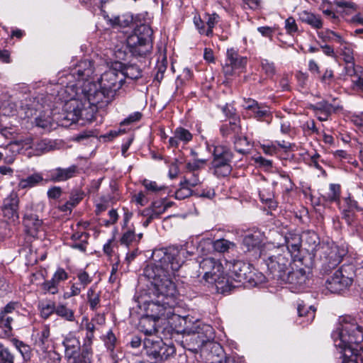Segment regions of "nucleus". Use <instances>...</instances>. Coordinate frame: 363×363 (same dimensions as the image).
<instances>
[{
  "instance_id": "nucleus-1",
  "label": "nucleus",
  "mask_w": 363,
  "mask_h": 363,
  "mask_svg": "<svg viewBox=\"0 0 363 363\" xmlns=\"http://www.w3.org/2000/svg\"><path fill=\"white\" fill-rule=\"evenodd\" d=\"M187 255L190 254L183 246L171 247L153 253V256L158 257L157 263L147 264L143 269V276L151 285L150 296L165 301L169 306L178 304L179 294L171 276L179 269Z\"/></svg>"
},
{
  "instance_id": "nucleus-2",
  "label": "nucleus",
  "mask_w": 363,
  "mask_h": 363,
  "mask_svg": "<svg viewBox=\"0 0 363 363\" xmlns=\"http://www.w3.org/2000/svg\"><path fill=\"white\" fill-rule=\"evenodd\" d=\"M331 337L340 354V363H358V357L363 352V329L355 319L343 318Z\"/></svg>"
},
{
  "instance_id": "nucleus-3",
  "label": "nucleus",
  "mask_w": 363,
  "mask_h": 363,
  "mask_svg": "<svg viewBox=\"0 0 363 363\" xmlns=\"http://www.w3.org/2000/svg\"><path fill=\"white\" fill-rule=\"evenodd\" d=\"M259 258L266 264L272 278L277 281L284 279L290 269L293 257L289 252H283L280 247H264L259 253Z\"/></svg>"
},
{
  "instance_id": "nucleus-4",
  "label": "nucleus",
  "mask_w": 363,
  "mask_h": 363,
  "mask_svg": "<svg viewBox=\"0 0 363 363\" xmlns=\"http://www.w3.org/2000/svg\"><path fill=\"white\" fill-rule=\"evenodd\" d=\"M153 30L147 24L138 26L126 40L127 49L134 57H145L152 48Z\"/></svg>"
},
{
  "instance_id": "nucleus-5",
  "label": "nucleus",
  "mask_w": 363,
  "mask_h": 363,
  "mask_svg": "<svg viewBox=\"0 0 363 363\" xmlns=\"http://www.w3.org/2000/svg\"><path fill=\"white\" fill-rule=\"evenodd\" d=\"M63 119L70 121V123H77L82 120L84 122L92 121L95 118L97 108L91 105L87 101L71 99L68 100L63 108Z\"/></svg>"
},
{
  "instance_id": "nucleus-6",
  "label": "nucleus",
  "mask_w": 363,
  "mask_h": 363,
  "mask_svg": "<svg viewBox=\"0 0 363 363\" xmlns=\"http://www.w3.org/2000/svg\"><path fill=\"white\" fill-rule=\"evenodd\" d=\"M213 157L211 169L213 174L218 178L230 175L233 170L231 163L233 159L230 149L224 145H216L213 148Z\"/></svg>"
},
{
  "instance_id": "nucleus-7",
  "label": "nucleus",
  "mask_w": 363,
  "mask_h": 363,
  "mask_svg": "<svg viewBox=\"0 0 363 363\" xmlns=\"http://www.w3.org/2000/svg\"><path fill=\"white\" fill-rule=\"evenodd\" d=\"M354 277V267L343 265L327 279L325 285L331 293H340L347 289L352 284Z\"/></svg>"
},
{
  "instance_id": "nucleus-8",
  "label": "nucleus",
  "mask_w": 363,
  "mask_h": 363,
  "mask_svg": "<svg viewBox=\"0 0 363 363\" xmlns=\"http://www.w3.org/2000/svg\"><path fill=\"white\" fill-rule=\"evenodd\" d=\"M199 273L203 274V279L209 284H215L217 289H223L225 277H223V267L218 259L213 257L203 258L199 262Z\"/></svg>"
},
{
  "instance_id": "nucleus-9",
  "label": "nucleus",
  "mask_w": 363,
  "mask_h": 363,
  "mask_svg": "<svg viewBox=\"0 0 363 363\" xmlns=\"http://www.w3.org/2000/svg\"><path fill=\"white\" fill-rule=\"evenodd\" d=\"M143 350L156 362L166 360L175 353L174 346L166 345L161 339L151 337L144 339Z\"/></svg>"
},
{
  "instance_id": "nucleus-10",
  "label": "nucleus",
  "mask_w": 363,
  "mask_h": 363,
  "mask_svg": "<svg viewBox=\"0 0 363 363\" xmlns=\"http://www.w3.org/2000/svg\"><path fill=\"white\" fill-rule=\"evenodd\" d=\"M303 242V237L296 231H288L284 235V245L286 250L284 252H290L294 262H298L301 265L306 267L308 270L311 267V261L307 260L301 255V247Z\"/></svg>"
},
{
  "instance_id": "nucleus-11",
  "label": "nucleus",
  "mask_w": 363,
  "mask_h": 363,
  "mask_svg": "<svg viewBox=\"0 0 363 363\" xmlns=\"http://www.w3.org/2000/svg\"><path fill=\"white\" fill-rule=\"evenodd\" d=\"M83 92L87 102L97 109L106 106L113 98V96L109 94L108 91L101 89V85L97 87L95 84H89L88 89H84Z\"/></svg>"
},
{
  "instance_id": "nucleus-12",
  "label": "nucleus",
  "mask_w": 363,
  "mask_h": 363,
  "mask_svg": "<svg viewBox=\"0 0 363 363\" xmlns=\"http://www.w3.org/2000/svg\"><path fill=\"white\" fill-rule=\"evenodd\" d=\"M150 300L146 301L145 314L159 320L160 318H169L174 315L175 306H169L165 301L150 296Z\"/></svg>"
},
{
  "instance_id": "nucleus-13",
  "label": "nucleus",
  "mask_w": 363,
  "mask_h": 363,
  "mask_svg": "<svg viewBox=\"0 0 363 363\" xmlns=\"http://www.w3.org/2000/svg\"><path fill=\"white\" fill-rule=\"evenodd\" d=\"M125 82V77L116 69H109L105 72L99 80V85L114 96L116 92L119 90Z\"/></svg>"
},
{
  "instance_id": "nucleus-14",
  "label": "nucleus",
  "mask_w": 363,
  "mask_h": 363,
  "mask_svg": "<svg viewBox=\"0 0 363 363\" xmlns=\"http://www.w3.org/2000/svg\"><path fill=\"white\" fill-rule=\"evenodd\" d=\"M220 18L216 13H205L203 18L200 16L194 17V23L199 33L207 37H213V28L220 22Z\"/></svg>"
},
{
  "instance_id": "nucleus-15",
  "label": "nucleus",
  "mask_w": 363,
  "mask_h": 363,
  "mask_svg": "<svg viewBox=\"0 0 363 363\" xmlns=\"http://www.w3.org/2000/svg\"><path fill=\"white\" fill-rule=\"evenodd\" d=\"M264 234L259 230L247 233L242 240V249L245 252L251 253L255 259L259 258V252L264 247H272V245H262Z\"/></svg>"
},
{
  "instance_id": "nucleus-16",
  "label": "nucleus",
  "mask_w": 363,
  "mask_h": 363,
  "mask_svg": "<svg viewBox=\"0 0 363 363\" xmlns=\"http://www.w3.org/2000/svg\"><path fill=\"white\" fill-rule=\"evenodd\" d=\"M247 63V58L241 56L238 50L234 48L227 50L225 64L223 67L225 76H232L235 70H242L245 68Z\"/></svg>"
},
{
  "instance_id": "nucleus-17",
  "label": "nucleus",
  "mask_w": 363,
  "mask_h": 363,
  "mask_svg": "<svg viewBox=\"0 0 363 363\" xmlns=\"http://www.w3.org/2000/svg\"><path fill=\"white\" fill-rule=\"evenodd\" d=\"M230 277L239 283H250L252 279V267L241 260L233 261L229 268Z\"/></svg>"
},
{
  "instance_id": "nucleus-18",
  "label": "nucleus",
  "mask_w": 363,
  "mask_h": 363,
  "mask_svg": "<svg viewBox=\"0 0 363 363\" xmlns=\"http://www.w3.org/2000/svg\"><path fill=\"white\" fill-rule=\"evenodd\" d=\"M19 198L18 194L12 191L3 201L1 207L3 216L13 220H18Z\"/></svg>"
},
{
  "instance_id": "nucleus-19",
  "label": "nucleus",
  "mask_w": 363,
  "mask_h": 363,
  "mask_svg": "<svg viewBox=\"0 0 363 363\" xmlns=\"http://www.w3.org/2000/svg\"><path fill=\"white\" fill-rule=\"evenodd\" d=\"M78 173V167L72 164L67 168L57 167L48 172L46 182H51L54 183L65 182L73 178Z\"/></svg>"
},
{
  "instance_id": "nucleus-20",
  "label": "nucleus",
  "mask_w": 363,
  "mask_h": 363,
  "mask_svg": "<svg viewBox=\"0 0 363 363\" xmlns=\"http://www.w3.org/2000/svg\"><path fill=\"white\" fill-rule=\"evenodd\" d=\"M302 265L300 264L299 267ZM308 280L307 272L305 269L300 267L296 270L291 269L285 274L284 279H281L280 282L289 284L296 289H301L306 284Z\"/></svg>"
},
{
  "instance_id": "nucleus-21",
  "label": "nucleus",
  "mask_w": 363,
  "mask_h": 363,
  "mask_svg": "<svg viewBox=\"0 0 363 363\" xmlns=\"http://www.w3.org/2000/svg\"><path fill=\"white\" fill-rule=\"evenodd\" d=\"M94 72V64L91 60H81L76 67L72 69L67 75L70 77H76L78 81H87Z\"/></svg>"
},
{
  "instance_id": "nucleus-22",
  "label": "nucleus",
  "mask_w": 363,
  "mask_h": 363,
  "mask_svg": "<svg viewBox=\"0 0 363 363\" xmlns=\"http://www.w3.org/2000/svg\"><path fill=\"white\" fill-rule=\"evenodd\" d=\"M346 252L344 249L338 246H333L325 252V262L323 265V269L328 272L337 267L342 260Z\"/></svg>"
},
{
  "instance_id": "nucleus-23",
  "label": "nucleus",
  "mask_w": 363,
  "mask_h": 363,
  "mask_svg": "<svg viewBox=\"0 0 363 363\" xmlns=\"http://www.w3.org/2000/svg\"><path fill=\"white\" fill-rule=\"evenodd\" d=\"M344 206L342 210V217L347 225H351L356 219L355 211H362L363 208L359 206L358 202L350 195L344 199Z\"/></svg>"
},
{
  "instance_id": "nucleus-24",
  "label": "nucleus",
  "mask_w": 363,
  "mask_h": 363,
  "mask_svg": "<svg viewBox=\"0 0 363 363\" xmlns=\"http://www.w3.org/2000/svg\"><path fill=\"white\" fill-rule=\"evenodd\" d=\"M23 224L26 233L33 238H37L43 229V220L34 213H26L23 218Z\"/></svg>"
},
{
  "instance_id": "nucleus-25",
  "label": "nucleus",
  "mask_w": 363,
  "mask_h": 363,
  "mask_svg": "<svg viewBox=\"0 0 363 363\" xmlns=\"http://www.w3.org/2000/svg\"><path fill=\"white\" fill-rule=\"evenodd\" d=\"M62 345L65 347V357L68 359L80 352L82 347L79 338L73 333H69L65 336Z\"/></svg>"
},
{
  "instance_id": "nucleus-26",
  "label": "nucleus",
  "mask_w": 363,
  "mask_h": 363,
  "mask_svg": "<svg viewBox=\"0 0 363 363\" xmlns=\"http://www.w3.org/2000/svg\"><path fill=\"white\" fill-rule=\"evenodd\" d=\"M192 139L193 135L187 129L183 127H177L173 133V136L169 139V145L171 147L177 148L180 143L186 145Z\"/></svg>"
},
{
  "instance_id": "nucleus-27",
  "label": "nucleus",
  "mask_w": 363,
  "mask_h": 363,
  "mask_svg": "<svg viewBox=\"0 0 363 363\" xmlns=\"http://www.w3.org/2000/svg\"><path fill=\"white\" fill-rule=\"evenodd\" d=\"M316 309L313 306H307L303 301L297 303V312L300 320L299 324L308 325L315 318Z\"/></svg>"
},
{
  "instance_id": "nucleus-28",
  "label": "nucleus",
  "mask_w": 363,
  "mask_h": 363,
  "mask_svg": "<svg viewBox=\"0 0 363 363\" xmlns=\"http://www.w3.org/2000/svg\"><path fill=\"white\" fill-rule=\"evenodd\" d=\"M335 99H333V104L329 103L326 100H322L316 104H308L307 108L312 111L315 115H318L322 112L342 111V106L340 104L335 103Z\"/></svg>"
},
{
  "instance_id": "nucleus-29",
  "label": "nucleus",
  "mask_w": 363,
  "mask_h": 363,
  "mask_svg": "<svg viewBox=\"0 0 363 363\" xmlns=\"http://www.w3.org/2000/svg\"><path fill=\"white\" fill-rule=\"evenodd\" d=\"M240 118H237L235 121H230L229 123H223L220 127V133L223 138H235L241 134Z\"/></svg>"
},
{
  "instance_id": "nucleus-30",
  "label": "nucleus",
  "mask_w": 363,
  "mask_h": 363,
  "mask_svg": "<svg viewBox=\"0 0 363 363\" xmlns=\"http://www.w3.org/2000/svg\"><path fill=\"white\" fill-rule=\"evenodd\" d=\"M158 320L147 315H143L138 323L139 330L145 335H152L157 332L156 322Z\"/></svg>"
},
{
  "instance_id": "nucleus-31",
  "label": "nucleus",
  "mask_w": 363,
  "mask_h": 363,
  "mask_svg": "<svg viewBox=\"0 0 363 363\" xmlns=\"http://www.w3.org/2000/svg\"><path fill=\"white\" fill-rule=\"evenodd\" d=\"M298 16L301 21L311 26L314 29H320L323 27V21L319 15L308 11H303L298 13Z\"/></svg>"
},
{
  "instance_id": "nucleus-32",
  "label": "nucleus",
  "mask_w": 363,
  "mask_h": 363,
  "mask_svg": "<svg viewBox=\"0 0 363 363\" xmlns=\"http://www.w3.org/2000/svg\"><path fill=\"white\" fill-rule=\"evenodd\" d=\"M50 336V329L49 325H43L41 330L37 333L36 338L35 340V345L42 351L45 352L49 345Z\"/></svg>"
},
{
  "instance_id": "nucleus-33",
  "label": "nucleus",
  "mask_w": 363,
  "mask_h": 363,
  "mask_svg": "<svg viewBox=\"0 0 363 363\" xmlns=\"http://www.w3.org/2000/svg\"><path fill=\"white\" fill-rule=\"evenodd\" d=\"M252 116L259 121L265 122L268 125L271 123L273 118L269 108L262 104L252 113Z\"/></svg>"
},
{
  "instance_id": "nucleus-34",
  "label": "nucleus",
  "mask_w": 363,
  "mask_h": 363,
  "mask_svg": "<svg viewBox=\"0 0 363 363\" xmlns=\"http://www.w3.org/2000/svg\"><path fill=\"white\" fill-rule=\"evenodd\" d=\"M92 348L82 347V350L71 357V363H91Z\"/></svg>"
},
{
  "instance_id": "nucleus-35",
  "label": "nucleus",
  "mask_w": 363,
  "mask_h": 363,
  "mask_svg": "<svg viewBox=\"0 0 363 363\" xmlns=\"http://www.w3.org/2000/svg\"><path fill=\"white\" fill-rule=\"evenodd\" d=\"M43 181L42 175L39 173L33 174L25 179L20 180L18 187L20 189H30L37 186Z\"/></svg>"
},
{
  "instance_id": "nucleus-36",
  "label": "nucleus",
  "mask_w": 363,
  "mask_h": 363,
  "mask_svg": "<svg viewBox=\"0 0 363 363\" xmlns=\"http://www.w3.org/2000/svg\"><path fill=\"white\" fill-rule=\"evenodd\" d=\"M303 241L308 245V250L312 251L316 250L320 244V239L317 233L314 231H306L303 233Z\"/></svg>"
},
{
  "instance_id": "nucleus-37",
  "label": "nucleus",
  "mask_w": 363,
  "mask_h": 363,
  "mask_svg": "<svg viewBox=\"0 0 363 363\" xmlns=\"http://www.w3.org/2000/svg\"><path fill=\"white\" fill-rule=\"evenodd\" d=\"M12 342L21 353L24 361L27 362L30 359L32 356V351L29 345L16 338L12 340Z\"/></svg>"
},
{
  "instance_id": "nucleus-38",
  "label": "nucleus",
  "mask_w": 363,
  "mask_h": 363,
  "mask_svg": "<svg viewBox=\"0 0 363 363\" xmlns=\"http://www.w3.org/2000/svg\"><path fill=\"white\" fill-rule=\"evenodd\" d=\"M121 73L123 74L125 79L128 77L131 79H138L142 77V70L136 65H125Z\"/></svg>"
},
{
  "instance_id": "nucleus-39",
  "label": "nucleus",
  "mask_w": 363,
  "mask_h": 363,
  "mask_svg": "<svg viewBox=\"0 0 363 363\" xmlns=\"http://www.w3.org/2000/svg\"><path fill=\"white\" fill-rule=\"evenodd\" d=\"M234 145L235 150L242 155H246L249 152L250 145L246 137H242L240 135L235 136L234 138Z\"/></svg>"
},
{
  "instance_id": "nucleus-40",
  "label": "nucleus",
  "mask_w": 363,
  "mask_h": 363,
  "mask_svg": "<svg viewBox=\"0 0 363 363\" xmlns=\"http://www.w3.org/2000/svg\"><path fill=\"white\" fill-rule=\"evenodd\" d=\"M87 300L91 311H95L100 307V293H96L94 287L89 289L87 291Z\"/></svg>"
},
{
  "instance_id": "nucleus-41",
  "label": "nucleus",
  "mask_w": 363,
  "mask_h": 363,
  "mask_svg": "<svg viewBox=\"0 0 363 363\" xmlns=\"http://www.w3.org/2000/svg\"><path fill=\"white\" fill-rule=\"evenodd\" d=\"M56 306L54 302L51 301H43L39 306L40 316L44 318H48L52 314L56 311Z\"/></svg>"
},
{
  "instance_id": "nucleus-42",
  "label": "nucleus",
  "mask_w": 363,
  "mask_h": 363,
  "mask_svg": "<svg viewBox=\"0 0 363 363\" xmlns=\"http://www.w3.org/2000/svg\"><path fill=\"white\" fill-rule=\"evenodd\" d=\"M56 147V143L50 139L45 138L38 140L35 143V148L36 151L42 153L48 152L55 150Z\"/></svg>"
},
{
  "instance_id": "nucleus-43",
  "label": "nucleus",
  "mask_w": 363,
  "mask_h": 363,
  "mask_svg": "<svg viewBox=\"0 0 363 363\" xmlns=\"http://www.w3.org/2000/svg\"><path fill=\"white\" fill-rule=\"evenodd\" d=\"M341 194V187L337 184H330L329 186V192L325 196V200L329 202L339 203Z\"/></svg>"
},
{
  "instance_id": "nucleus-44",
  "label": "nucleus",
  "mask_w": 363,
  "mask_h": 363,
  "mask_svg": "<svg viewBox=\"0 0 363 363\" xmlns=\"http://www.w3.org/2000/svg\"><path fill=\"white\" fill-rule=\"evenodd\" d=\"M316 78L325 86H330L335 81L334 71L330 68H326L323 72H320Z\"/></svg>"
},
{
  "instance_id": "nucleus-45",
  "label": "nucleus",
  "mask_w": 363,
  "mask_h": 363,
  "mask_svg": "<svg viewBox=\"0 0 363 363\" xmlns=\"http://www.w3.org/2000/svg\"><path fill=\"white\" fill-rule=\"evenodd\" d=\"M55 313L65 320L73 322L74 320V312L64 304H59L56 307Z\"/></svg>"
},
{
  "instance_id": "nucleus-46",
  "label": "nucleus",
  "mask_w": 363,
  "mask_h": 363,
  "mask_svg": "<svg viewBox=\"0 0 363 363\" xmlns=\"http://www.w3.org/2000/svg\"><path fill=\"white\" fill-rule=\"evenodd\" d=\"M85 329L86 333L84 338L82 346L91 348L93 340L94 338V331L96 330L95 325L92 322H87L85 325Z\"/></svg>"
},
{
  "instance_id": "nucleus-47",
  "label": "nucleus",
  "mask_w": 363,
  "mask_h": 363,
  "mask_svg": "<svg viewBox=\"0 0 363 363\" xmlns=\"http://www.w3.org/2000/svg\"><path fill=\"white\" fill-rule=\"evenodd\" d=\"M143 185L145 186L147 191L158 194L162 191H165L167 189V187L164 185H159L156 182L151 181L147 179H145L143 182Z\"/></svg>"
},
{
  "instance_id": "nucleus-48",
  "label": "nucleus",
  "mask_w": 363,
  "mask_h": 363,
  "mask_svg": "<svg viewBox=\"0 0 363 363\" xmlns=\"http://www.w3.org/2000/svg\"><path fill=\"white\" fill-rule=\"evenodd\" d=\"M235 246L233 242L225 239H218L213 242V249L219 252H227L230 248Z\"/></svg>"
},
{
  "instance_id": "nucleus-49",
  "label": "nucleus",
  "mask_w": 363,
  "mask_h": 363,
  "mask_svg": "<svg viewBox=\"0 0 363 363\" xmlns=\"http://www.w3.org/2000/svg\"><path fill=\"white\" fill-rule=\"evenodd\" d=\"M168 208V206H164V199L155 201L152 203L151 207L148 209L155 216L160 218V216Z\"/></svg>"
},
{
  "instance_id": "nucleus-50",
  "label": "nucleus",
  "mask_w": 363,
  "mask_h": 363,
  "mask_svg": "<svg viewBox=\"0 0 363 363\" xmlns=\"http://www.w3.org/2000/svg\"><path fill=\"white\" fill-rule=\"evenodd\" d=\"M200 183L198 174L195 172H189L184 176V180L180 182L179 185H186L189 187H194Z\"/></svg>"
},
{
  "instance_id": "nucleus-51",
  "label": "nucleus",
  "mask_w": 363,
  "mask_h": 363,
  "mask_svg": "<svg viewBox=\"0 0 363 363\" xmlns=\"http://www.w3.org/2000/svg\"><path fill=\"white\" fill-rule=\"evenodd\" d=\"M318 35L319 38H323L325 41L333 40L334 38V40L341 45L345 43L342 36L329 29L326 30L325 32L318 33Z\"/></svg>"
},
{
  "instance_id": "nucleus-52",
  "label": "nucleus",
  "mask_w": 363,
  "mask_h": 363,
  "mask_svg": "<svg viewBox=\"0 0 363 363\" xmlns=\"http://www.w3.org/2000/svg\"><path fill=\"white\" fill-rule=\"evenodd\" d=\"M15 356L2 343L0 346V363H14Z\"/></svg>"
},
{
  "instance_id": "nucleus-53",
  "label": "nucleus",
  "mask_w": 363,
  "mask_h": 363,
  "mask_svg": "<svg viewBox=\"0 0 363 363\" xmlns=\"http://www.w3.org/2000/svg\"><path fill=\"white\" fill-rule=\"evenodd\" d=\"M213 329L211 326L208 325H203L202 326L199 323H196L195 325L194 326V328L191 329V332L194 333H202L203 332L206 333V336L207 338L211 339L213 337Z\"/></svg>"
},
{
  "instance_id": "nucleus-54",
  "label": "nucleus",
  "mask_w": 363,
  "mask_h": 363,
  "mask_svg": "<svg viewBox=\"0 0 363 363\" xmlns=\"http://www.w3.org/2000/svg\"><path fill=\"white\" fill-rule=\"evenodd\" d=\"M342 45L340 55L343 61L345 63L352 62L354 60L353 49L347 43H345Z\"/></svg>"
},
{
  "instance_id": "nucleus-55",
  "label": "nucleus",
  "mask_w": 363,
  "mask_h": 363,
  "mask_svg": "<svg viewBox=\"0 0 363 363\" xmlns=\"http://www.w3.org/2000/svg\"><path fill=\"white\" fill-rule=\"evenodd\" d=\"M207 162L206 159H196L194 161L189 162L186 164V168L189 172H195L197 170L202 169Z\"/></svg>"
},
{
  "instance_id": "nucleus-56",
  "label": "nucleus",
  "mask_w": 363,
  "mask_h": 363,
  "mask_svg": "<svg viewBox=\"0 0 363 363\" xmlns=\"http://www.w3.org/2000/svg\"><path fill=\"white\" fill-rule=\"evenodd\" d=\"M77 278L79 286H82L83 289H85L93 281V277H91L86 271L82 269L77 272Z\"/></svg>"
},
{
  "instance_id": "nucleus-57",
  "label": "nucleus",
  "mask_w": 363,
  "mask_h": 363,
  "mask_svg": "<svg viewBox=\"0 0 363 363\" xmlns=\"http://www.w3.org/2000/svg\"><path fill=\"white\" fill-rule=\"evenodd\" d=\"M136 241V234L133 229H128L124 232L121 238L120 242L121 245L129 246Z\"/></svg>"
},
{
  "instance_id": "nucleus-58",
  "label": "nucleus",
  "mask_w": 363,
  "mask_h": 363,
  "mask_svg": "<svg viewBox=\"0 0 363 363\" xmlns=\"http://www.w3.org/2000/svg\"><path fill=\"white\" fill-rule=\"evenodd\" d=\"M261 66L262 70L264 72L265 74L269 77H273L276 73V68L274 63L271 62L267 59L261 60Z\"/></svg>"
},
{
  "instance_id": "nucleus-59",
  "label": "nucleus",
  "mask_w": 363,
  "mask_h": 363,
  "mask_svg": "<svg viewBox=\"0 0 363 363\" xmlns=\"http://www.w3.org/2000/svg\"><path fill=\"white\" fill-rule=\"evenodd\" d=\"M335 4L341 9H343V12H345L347 14L350 13L352 11H354L357 9V6L351 1H345L342 0H335Z\"/></svg>"
},
{
  "instance_id": "nucleus-60",
  "label": "nucleus",
  "mask_w": 363,
  "mask_h": 363,
  "mask_svg": "<svg viewBox=\"0 0 363 363\" xmlns=\"http://www.w3.org/2000/svg\"><path fill=\"white\" fill-rule=\"evenodd\" d=\"M45 355L43 356L44 360L46 363H60L61 356L55 350H45Z\"/></svg>"
},
{
  "instance_id": "nucleus-61",
  "label": "nucleus",
  "mask_w": 363,
  "mask_h": 363,
  "mask_svg": "<svg viewBox=\"0 0 363 363\" xmlns=\"http://www.w3.org/2000/svg\"><path fill=\"white\" fill-rule=\"evenodd\" d=\"M284 28L289 35H294L298 31V26L296 20L292 16L287 18L285 21Z\"/></svg>"
},
{
  "instance_id": "nucleus-62",
  "label": "nucleus",
  "mask_w": 363,
  "mask_h": 363,
  "mask_svg": "<svg viewBox=\"0 0 363 363\" xmlns=\"http://www.w3.org/2000/svg\"><path fill=\"white\" fill-rule=\"evenodd\" d=\"M116 342V337L115 335L113 333V332L110 330L107 333L106 339L105 340V345L107 350L111 352V355L112 356L113 359H114L113 353L115 348Z\"/></svg>"
},
{
  "instance_id": "nucleus-63",
  "label": "nucleus",
  "mask_w": 363,
  "mask_h": 363,
  "mask_svg": "<svg viewBox=\"0 0 363 363\" xmlns=\"http://www.w3.org/2000/svg\"><path fill=\"white\" fill-rule=\"evenodd\" d=\"M35 125L45 130H50L52 127L51 119L48 117L39 116L35 120Z\"/></svg>"
},
{
  "instance_id": "nucleus-64",
  "label": "nucleus",
  "mask_w": 363,
  "mask_h": 363,
  "mask_svg": "<svg viewBox=\"0 0 363 363\" xmlns=\"http://www.w3.org/2000/svg\"><path fill=\"white\" fill-rule=\"evenodd\" d=\"M180 189L176 191L175 198L179 200H182L190 196L192 191L190 187L186 185L180 186Z\"/></svg>"
}]
</instances>
